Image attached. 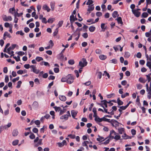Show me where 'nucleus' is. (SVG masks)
<instances>
[{
    "label": "nucleus",
    "mask_w": 151,
    "mask_h": 151,
    "mask_svg": "<svg viewBox=\"0 0 151 151\" xmlns=\"http://www.w3.org/2000/svg\"><path fill=\"white\" fill-rule=\"evenodd\" d=\"M67 114L63 115L61 116L60 117V119L63 122H64L68 120L69 117L71 116V115L69 111L67 112Z\"/></svg>",
    "instance_id": "nucleus-1"
},
{
    "label": "nucleus",
    "mask_w": 151,
    "mask_h": 151,
    "mask_svg": "<svg viewBox=\"0 0 151 151\" xmlns=\"http://www.w3.org/2000/svg\"><path fill=\"white\" fill-rule=\"evenodd\" d=\"M87 62L86 61V60L84 58H83L81 61H80L79 63V65L78 67L79 68V66L83 68L84 67L87 65Z\"/></svg>",
    "instance_id": "nucleus-2"
},
{
    "label": "nucleus",
    "mask_w": 151,
    "mask_h": 151,
    "mask_svg": "<svg viewBox=\"0 0 151 151\" xmlns=\"http://www.w3.org/2000/svg\"><path fill=\"white\" fill-rule=\"evenodd\" d=\"M30 68H31V71L33 72L34 73L37 74L39 73L40 70L36 68L35 66L34 65H30Z\"/></svg>",
    "instance_id": "nucleus-3"
},
{
    "label": "nucleus",
    "mask_w": 151,
    "mask_h": 151,
    "mask_svg": "<svg viewBox=\"0 0 151 151\" xmlns=\"http://www.w3.org/2000/svg\"><path fill=\"white\" fill-rule=\"evenodd\" d=\"M2 17L3 20L5 22L11 21L12 20V17L10 16H7L5 15H4L2 16Z\"/></svg>",
    "instance_id": "nucleus-4"
},
{
    "label": "nucleus",
    "mask_w": 151,
    "mask_h": 151,
    "mask_svg": "<svg viewBox=\"0 0 151 151\" xmlns=\"http://www.w3.org/2000/svg\"><path fill=\"white\" fill-rule=\"evenodd\" d=\"M74 79L73 77L71 75H68L67 76V83L70 84L73 81Z\"/></svg>",
    "instance_id": "nucleus-5"
},
{
    "label": "nucleus",
    "mask_w": 151,
    "mask_h": 151,
    "mask_svg": "<svg viewBox=\"0 0 151 151\" xmlns=\"http://www.w3.org/2000/svg\"><path fill=\"white\" fill-rule=\"evenodd\" d=\"M132 11L133 13L135 16L137 17H138L139 16L140 14V12L137 11V10L135 9L132 10Z\"/></svg>",
    "instance_id": "nucleus-6"
},
{
    "label": "nucleus",
    "mask_w": 151,
    "mask_h": 151,
    "mask_svg": "<svg viewBox=\"0 0 151 151\" xmlns=\"http://www.w3.org/2000/svg\"><path fill=\"white\" fill-rule=\"evenodd\" d=\"M71 113L73 118L74 119H76L75 117L77 114L78 111L74 110H73L71 111Z\"/></svg>",
    "instance_id": "nucleus-7"
},
{
    "label": "nucleus",
    "mask_w": 151,
    "mask_h": 151,
    "mask_svg": "<svg viewBox=\"0 0 151 151\" xmlns=\"http://www.w3.org/2000/svg\"><path fill=\"white\" fill-rule=\"evenodd\" d=\"M42 9L45 10L47 11V12H49L50 10V9L46 4H44L43 6Z\"/></svg>",
    "instance_id": "nucleus-8"
},
{
    "label": "nucleus",
    "mask_w": 151,
    "mask_h": 151,
    "mask_svg": "<svg viewBox=\"0 0 151 151\" xmlns=\"http://www.w3.org/2000/svg\"><path fill=\"white\" fill-rule=\"evenodd\" d=\"M116 134H117V133H116L115 131L113 130H112L110 131V137L111 138V136H113V137H114Z\"/></svg>",
    "instance_id": "nucleus-9"
},
{
    "label": "nucleus",
    "mask_w": 151,
    "mask_h": 151,
    "mask_svg": "<svg viewBox=\"0 0 151 151\" xmlns=\"http://www.w3.org/2000/svg\"><path fill=\"white\" fill-rule=\"evenodd\" d=\"M121 138V136L119 135L117 133V134H116L114 137H113V136H111V139H114L116 140H117L120 139Z\"/></svg>",
    "instance_id": "nucleus-10"
},
{
    "label": "nucleus",
    "mask_w": 151,
    "mask_h": 151,
    "mask_svg": "<svg viewBox=\"0 0 151 151\" xmlns=\"http://www.w3.org/2000/svg\"><path fill=\"white\" fill-rule=\"evenodd\" d=\"M6 36H7L9 38H11V36L10 34L7 32H5L4 34L3 39L4 40H6Z\"/></svg>",
    "instance_id": "nucleus-11"
},
{
    "label": "nucleus",
    "mask_w": 151,
    "mask_h": 151,
    "mask_svg": "<svg viewBox=\"0 0 151 151\" xmlns=\"http://www.w3.org/2000/svg\"><path fill=\"white\" fill-rule=\"evenodd\" d=\"M98 137L96 139L97 141L99 142H101L103 141L106 139H104V137H101L99 135L98 136Z\"/></svg>",
    "instance_id": "nucleus-12"
},
{
    "label": "nucleus",
    "mask_w": 151,
    "mask_h": 151,
    "mask_svg": "<svg viewBox=\"0 0 151 151\" xmlns=\"http://www.w3.org/2000/svg\"><path fill=\"white\" fill-rule=\"evenodd\" d=\"M59 99L62 101H65L66 100V97L63 95H59Z\"/></svg>",
    "instance_id": "nucleus-13"
},
{
    "label": "nucleus",
    "mask_w": 151,
    "mask_h": 151,
    "mask_svg": "<svg viewBox=\"0 0 151 151\" xmlns=\"http://www.w3.org/2000/svg\"><path fill=\"white\" fill-rule=\"evenodd\" d=\"M118 132L120 134H122L124 131V129L123 128H120L118 129Z\"/></svg>",
    "instance_id": "nucleus-14"
},
{
    "label": "nucleus",
    "mask_w": 151,
    "mask_h": 151,
    "mask_svg": "<svg viewBox=\"0 0 151 151\" xmlns=\"http://www.w3.org/2000/svg\"><path fill=\"white\" fill-rule=\"evenodd\" d=\"M15 11V9L14 7H13L12 8H10L9 9V13H11V14H14V12Z\"/></svg>",
    "instance_id": "nucleus-15"
},
{
    "label": "nucleus",
    "mask_w": 151,
    "mask_h": 151,
    "mask_svg": "<svg viewBox=\"0 0 151 151\" xmlns=\"http://www.w3.org/2000/svg\"><path fill=\"white\" fill-rule=\"evenodd\" d=\"M94 9V7L93 5H90L88 6V9L87 11H88L91 12L93 11Z\"/></svg>",
    "instance_id": "nucleus-16"
},
{
    "label": "nucleus",
    "mask_w": 151,
    "mask_h": 151,
    "mask_svg": "<svg viewBox=\"0 0 151 151\" xmlns=\"http://www.w3.org/2000/svg\"><path fill=\"white\" fill-rule=\"evenodd\" d=\"M99 57L100 59L102 60H104L106 58V56L103 55H100Z\"/></svg>",
    "instance_id": "nucleus-17"
},
{
    "label": "nucleus",
    "mask_w": 151,
    "mask_h": 151,
    "mask_svg": "<svg viewBox=\"0 0 151 151\" xmlns=\"http://www.w3.org/2000/svg\"><path fill=\"white\" fill-rule=\"evenodd\" d=\"M116 20L118 22L119 24H120L122 25L123 24V22L122 20V18L120 17H118L117 19Z\"/></svg>",
    "instance_id": "nucleus-18"
},
{
    "label": "nucleus",
    "mask_w": 151,
    "mask_h": 151,
    "mask_svg": "<svg viewBox=\"0 0 151 151\" xmlns=\"http://www.w3.org/2000/svg\"><path fill=\"white\" fill-rule=\"evenodd\" d=\"M75 17V16L73 14L71 15L70 16V20L71 24L73 23V20Z\"/></svg>",
    "instance_id": "nucleus-19"
},
{
    "label": "nucleus",
    "mask_w": 151,
    "mask_h": 151,
    "mask_svg": "<svg viewBox=\"0 0 151 151\" xmlns=\"http://www.w3.org/2000/svg\"><path fill=\"white\" fill-rule=\"evenodd\" d=\"M130 53L128 52H125L124 57L126 58H128L130 56Z\"/></svg>",
    "instance_id": "nucleus-20"
},
{
    "label": "nucleus",
    "mask_w": 151,
    "mask_h": 151,
    "mask_svg": "<svg viewBox=\"0 0 151 151\" xmlns=\"http://www.w3.org/2000/svg\"><path fill=\"white\" fill-rule=\"evenodd\" d=\"M16 46L17 45L16 44H12V45L11 46H10L8 48V50H13L14 49Z\"/></svg>",
    "instance_id": "nucleus-21"
},
{
    "label": "nucleus",
    "mask_w": 151,
    "mask_h": 151,
    "mask_svg": "<svg viewBox=\"0 0 151 151\" xmlns=\"http://www.w3.org/2000/svg\"><path fill=\"white\" fill-rule=\"evenodd\" d=\"M95 29V27L93 26H91L89 28V31L91 32H94Z\"/></svg>",
    "instance_id": "nucleus-22"
},
{
    "label": "nucleus",
    "mask_w": 151,
    "mask_h": 151,
    "mask_svg": "<svg viewBox=\"0 0 151 151\" xmlns=\"http://www.w3.org/2000/svg\"><path fill=\"white\" fill-rule=\"evenodd\" d=\"M95 120L96 122H101L102 121L101 118H100L99 116L95 118Z\"/></svg>",
    "instance_id": "nucleus-23"
},
{
    "label": "nucleus",
    "mask_w": 151,
    "mask_h": 151,
    "mask_svg": "<svg viewBox=\"0 0 151 151\" xmlns=\"http://www.w3.org/2000/svg\"><path fill=\"white\" fill-rule=\"evenodd\" d=\"M95 52L97 54H100L102 53V51L101 49H97L95 50Z\"/></svg>",
    "instance_id": "nucleus-24"
},
{
    "label": "nucleus",
    "mask_w": 151,
    "mask_h": 151,
    "mask_svg": "<svg viewBox=\"0 0 151 151\" xmlns=\"http://www.w3.org/2000/svg\"><path fill=\"white\" fill-rule=\"evenodd\" d=\"M18 133V131L17 130H13L12 133L13 136H16L17 135Z\"/></svg>",
    "instance_id": "nucleus-25"
},
{
    "label": "nucleus",
    "mask_w": 151,
    "mask_h": 151,
    "mask_svg": "<svg viewBox=\"0 0 151 151\" xmlns=\"http://www.w3.org/2000/svg\"><path fill=\"white\" fill-rule=\"evenodd\" d=\"M117 102L119 105H122L123 104V102L119 98L117 99Z\"/></svg>",
    "instance_id": "nucleus-26"
},
{
    "label": "nucleus",
    "mask_w": 151,
    "mask_h": 151,
    "mask_svg": "<svg viewBox=\"0 0 151 151\" xmlns=\"http://www.w3.org/2000/svg\"><path fill=\"white\" fill-rule=\"evenodd\" d=\"M101 102H103V105H104L105 106V107H107V103H109V102L107 101L106 100H104L101 101Z\"/></svg>",
    "instance_id": "nucleus-27"
},
{
    "label": "nucleus",
    "mask_w": 151,
    "mask_h": 151,
    "mask_svg": "<svg viewBox=\"0 0 151 151\" xmlns=\"http://www.w3.org/2000/svg\"><path fill=\"white\" fill-rule=\"evenodd\" d=\"M66 111V109H63L62 110L61 109L59 115H61L63 114Z\"/></svg>",
    "instance_id": "nucleus-28"
},
{
    "label": "nucleus",
    "mask_w": 151,
    "mask_h": 151,
    "mask_svg": "<svg viewBox=\"0 0 151 151\" xmlns=\"http://www.w3.org/2000/svg\"><path fill=\"white\" fill-rule=\"evenodd\" d=\"M139 81L142 83H144L146 81V80H144L143 78L140 77L139 79Z\"/></svg>",
    "instance_id": "nucleus-29"
},
{
    "label": "nucleus",
    "mask_w": 151,
    "mask_h": 151,
    "mask_svg": "<svg viewBox=\"0 0 151 151\" xmlns=\"http://www.w3.org/2000/svg\"><path fill=\"white\" fill-rule=\"evenodd\" d=\"M114 127L116 128L119 126V123L116 120L114 121Z\"/></svg>",
    "instance_id": "nucleus-30"
},
{
    "label": "nucleus",
    "mask_w": 151,
    "mask_h": 151,
    "mask_svg": "<svg viewBox=\"0 0 151 151\" xmlns=\"http://www.w3.org/2000/svg\"><path fill=\"white\" fill-rule=\"evenodd\" d=\"M19 142V140L17 139L14 141L12 142V145H17Z\"/></svg>",
    "instance_id": "nucleus-31"
},
{
    "label": "nucleus",
    "mask_w": 151,
    "mask_h": 151,
    "mask_svg": "<svg viewBox=\"0 0 151 151\" xmlns=\"http://www.w3.org/2000/svg\"><path fill=\"white\" fill-rule=\"evenodd\" d=\"M11 50H8V49H7V52L9 55H14V51H11Z\"/></svg>",
    "instance_id": "nucleus-32"
},
{
    "label": "nucleus",
    "mask_w": 151,
    "mask_h": 151,
    "mask_svg": "<svg viewBox=\"0 0 151 151\" xmlns=\"http://www.w3.org/2000/svg\"><path fill=\"white\" fill-rule=\"evenodd\" d=\"M147 97L149 99H150L151 98V89L150 88L149 91L148 93Z\"/></svg>",
    "instance_id": "nucleus-33"
},
{
    "label": "nucleus",
    "mask_w": 151,
    "mask_h": 151,
    "mask_svg": "<svg viewBox=\"0 0 151 151\" xmlns=\"http://www.w3.org/2000/svg\"><path fill=\"white\" fill-rule=\"evenodd\" d=\"M54 20V19L53 18H50L47 21V22L50 23H52Z\"/></svg>",
    "instance_id": "nucleus-34"
},
{
    "label": "nucleus",
    "mask_w": 151,
    "mask_h": 151,
    "mask_svg": "<svg viewBox=\"0 0 151 151\" xmlns=\"http://www.w3.org/2000/svg\"><path fill=\"white\" fill-rule=\"evenodd\" d=\"M16 35H19V34L20 35L22 36L24 35V34L23 32L22 31V30H21L20 31H18L17 32H16Z\"/></svg>",
    "instance_id": "nucleus-35"
},
{
    "label": "nucleus",
    "mask_w": 151,
    "mask_h": 151,
    "mask_svg": "<svg viewBox=\"0 0 151 151\" xmlns=\"http://www.w3.org/2000/svg\"><path fill=\"white\" fill-rule=\"evenodd\" d=\"M54 108L55 109L56 111H60V110L61 109V108L60 107L55 106Z\"/></svg>",
    "instance_id": "nucleus-36"
},
{
    "label": "nucleus",
    "mask_w": 151,
    "mask_h": 151,
    "mask_svg": "<svg viewBox=\"0 0 151 151\" xmlns=\"http://www.w3.org/2000/svg\"><path fill=\"white\" fill-rule=\"evenodd\" d=\"M110 62L114 64H116L117 63V61L116 59H113L110 60Z\"/></svg>",
    "instance_id": "nucleus-37"
},
{
    "label": "nucleus",
    "mask_w": 151,
    "mask_h": 151,
    "mask_svg": "<svg viewBox=\"0 0 151 151\" xmlns=\"http://www.w3.org/2000/svg\"><path fill=\"white\" fill-rule=\"evenodd\" d=\"M105 24L104 23H102L101 24V27L103 31H104L106 29V27H105Z\"/></svg>",
    "instance_id": "nucleus-38"
},
{
    "label": "nucleus",
    "mask_w": 151,
    "mask_h": 151,
    "mask_svg": "<svg viewBox=\"0 0 151 151\" xmlns=\"http://www.w3.org/2000/svg\"><path fill=\"white\" fill-rule=\"evenodd\" d=\"M96 74L97 75L98 77L100 79L101 78L102 76V73L100 72H99L97 73Z\"/></svg>",
    "instance_id": "nucleus-39"
},
{
    "label": "nucleus",
    "mask_w": 151,
    "mask_h": 151,
    "mask_svg": "<svg viewBox=\"0 0 151 151\" xmlns=\"http://www.w3.org/2000/svg\"><path fill=\"white\" fill-rule=\"evenodd\" d=\"M12 25L10 26V24L8 22H6L4 23V26L6 27L10 28L12 27Z\"/></svg>",
    "instance_id": "nucleus-40"
},
{
    "label": "nucleus",
    "mask_w": 151,
    "mask_h": 151,
    "mask_svg": "<svg viewBox=\"0 0 151 151\" xmlns=\"http://www.w3.org/2000/svg\"><path fill=\"white\" fill-rule=\"evenodd\" d=\"M147 66L150 69V70L151 71V62H147Z\"/></svg>",
    "instance_id": "nucleus-41"
},
{
    "label": "nucleus",
    "mask_w": 151,
    "mask_h": 151,
    "mask_svg": "<svg viewBox=\"0 0 151 151\" xmlns=\"http://www.w3.org/2000/svg\"><path fill=\"white\" fill-rule=\"evenodd\" d=\"M63 23V21H60L59 22L58 26V28L60 27L62 25Z\"/></svg>",
    "instance_id": "nucleus-42"
},
{
    "label": "nucleus",
    "mask_w": 151,
    "mask_h": 151,
    "mask_svg": "<svg viewBox=\"0 0 151 151\" xmlns=\"http://www.w3.org/2000/svg\"><path fill=\"white\" fill-rule=\"evenodd\" d=\"M36 60L38 62H39L41 60H42L43 59L41 57H37L36 58Z\"/></svg>",
    "instance_id": "nucleus-43"
},
{
    "label": "nucleus",
    "mask_w": 151,
    "mask_h": 151,
    "mask_svg": "<svg viewBox=\"0 0 151 151\" xmlns=\"http://www.w3.org/2000/svg\"><path fill=\"white\" fill-rule=\"evenodd\" d=\"M29 137L31 139H33L35 138V136L34 134L32 133H31V134L29 136Z\"/></svg>",
    "instance_id": "nucleus-44"
},
{
    "label": "nucleus",
    "mask_w": 151,
    "mask_h": 151,
    "mask_svg": "<svg viewBox=\"0 0 151 151\" xmlns=\"http://www.w3.org/2000/svg\"><path fill=\"white\" fill-rule=\"evenodd\" d=\"M13 58L16 60L17 62L20 61V58L19 56H18L17 57L16 56H14Z\"/></svg>",
    "instance_id": "nucleus-45"
},
{
    "label": "nucleus",
    "mask_w": 151,
    "mask_h": 151,
    "mask_svg": "<svg viewBox=\"0 0 151 151\" xmlns=\"http://www.w3.org/2000/svg\"><path fill=\"white\" fill-rule=\"evenodd\" d=\"M49 46L51 47H52L54 45V43L52 40H50L49 42Z\"/></svg>",
    "instance_id": "nucleus-46"
},
{
    "label": "nucleus",
    "mask_w": 151,
    "mask_h": 151,
    "mask_svg": "<svg viewBox=\"0 0 151 151\" xmlns=\"http://www.w3.org/2000/svg\"><path fill=\"white\" fill-rule=\"evenodd\" d=\"M93 3V2L92 0H88V2L86 3V5H89L92 4Z\"/></svg>",
    "instance_id": "nucleus-47"
},
{
    "label": "nucleus",
    "mask_w": 151,
    "mask_h": 151,
    "mask_svg": "<svg viewBox=\"0 0 151 151\" xmlns=\"http://www.w3.org/2000/svg\"><path fill=\"white\" fill-rule=\"evenodd\" d=\"M68 63L69 64L72 65L74 63V61L73 60H70L68 61Z\"/></svg>",
    "instance_id": "nucleus-48"
},
{
    "label": "nucleus",
    "mask_w": 151,
    "mask_h": 151,
    "mask_svg": "<svg viewBox=\"0 0 151 151\" xmlns=\"http://www.w3.org/2000/svg\"><path fill=\"white\" fill-rule=\"evenodd\" d=\"M117 14H118L117 12L116 11H115L112 14L113 17L114 18H116V16L117 15Z\"/></svg>",
    "instance_id": "nucleus-49"
},
{
    "label": "nucleus",
    "mask_w": 151,
    "mask_h": 151,
    "mask_svg": "<svg viewBox=\"0 0 151 151\" xmlns=\"http://www.w3.org/2000/svg\"><path fill=\"white\" fill-rule=\"evenodd\" d=\"M148 16V14L146 12H143L142 14V17L144 18L147 17Z\"/></svg>",
    "instance_id": "nucleus-50"
},
{
    "label": "nucleus",
    "mask_w": 151,
    "mask_h": 151,
    "mask_svg": "<svg viewBox=\"0 0 151 151\" xmlns=\"http://www.w3.org/2000/svg\"><path fill=\"white\" fill-rule=\"evenodd\" d=\"M35 83L37 85H38L40 84V81L39 79L37 78L35 79L34 80Z\"/></svg>",
    "instance_id": "nucleus-51"
},
{
    "label": "nucleus",
    "mask_w": 151,
    "mask_h": 151,
    "mask_svg": "<svg viewBox=\"0 0 151 151\" xmlns=\"http://www.w3.org/2000/svg\"><path fill=\"white\" fill-rule=\"evenodd\" d=\"M22 82L21 81H18L17 83V85L16 86V87L17 88H19L20 87V85L22 84Z\"/></svg>",
    "instance_id": "nucleus-52"
},
{
    "label": "nucleus",
    "mask_w": 151,
    "mask_h": 151,
    "mask_svg": "<svg viewBox=\"0 0 151 151\" xmlns=\"http://www.w3.org/2000/svg\"><path fill=\"white\" fill-rule=\"evenodd\" d=\"M129 94L128 93H125L121 95V97L122 98H124L126 96H129Z\"/></svg>",
    "instance_id": "nucleus-53"
},
{
    "label": "nucleus",
    "mask_w": 151,
    "mask_h": 151,
    "mask_svg": "<svg viewBox=\"0 0 151 151\" xmlns=\"http://www.w3.org/2000/svg\"><path fill=\"white\" fill-rule=\"evenodd\" d=\"M87 22H91V24L94 23L93 19H89L87 20Z\"/></svg>",
    "instance_id": "nucleus-54"
},
{
    "label": "nucleus",
    "mask_w": 151,
    "mask_h": 151,
    "mask_svg": "<svg viewBox=\"0 0 151 151\" xmlns=\"http://www.w3.org/2000/svg\"><path fill=\"white\" fill-rule=\"evenodd\" d=\"M101 119L102 120V121H104L109 122L110 119H106V118H105V117H103L101 118Z\"/></svg>",
    "instance_id": "nucleus-55"
},
{
    "label": "nucleus",
    "mask_w": 151,
    "mask_h": 151,
    "mask_svg": "<svg viewBox=\"0 0 151 151\" xmlns=\"http://www.w3.org/2000/svg\"><path fill=\"white\" fill-rule=\"evenodd\" d=\"M61 81L62 82H65L66 81L67 83V76L66 78H63L61 79Z\"/></svg>",
    "instance_id": "nucleus-56"
},
{
    "label": "nucleus",
    "mask_w": 151,
    "mask_h": 151,
    "mask_svg": "<svg viewBox=\"0 0 151 151\" xmlns=\"http://www.w3.org/2000/svg\"><path fill=\"white\" fill-rule=\"evenodd\" d=\"M137 88L139 89H141L142 88V85L140 84H138L137 85Z\"/></svg>",
    "instance_id": "nucleus-57"
},
{
    "label": "nucleus",
    "mask_w": 151,
    "mask_h": 151,
    "mask_svg": "<svg viewBox=\"0 0 151 151\" xmlns=\"http://www.w3.org/2000/svg\"><path fill=\"white\" fill-rule=\"evenodd\" d=\"M150 74H148V75H147L146 77L148 81V82H149L151 80V78L150 77Z\"/></svg>",
    "instance_id": "nucleus-58"
},
{
    "label": "nucleus",
    "mask_w": 151,
    "mask_h": 151,
    "mask_svg": "<svg viewBox=\"0 0 151 151\" xmlns=\"http://www.w3.org/2000/svg\"><path fill=\"white\" fill-rule=\"evenodd\" d=\"M141 56H142V54L140 52H139L137 53V54L136 55V57L137 58H140L141 57Z\"/></svg>",
    "instance_id": "nucleus-59"
},
{
    "label": "nucleus",
    "mask_w": 151,
    "mask_h": 151,
    "mask_svg": "<svg viewBox=\"0 0 151 151\" xmlns=\"http://www.w3.org/2000/svg\"><path fill=\"white\" fill-rule=\"evenodd\" d=\"M96 14L97 16L100 17L102 16V13L101 12H98L96 13Z\"/></svg>",
    "instance_id": "nucleus-60"
},
{
    "label": "nucleus",
    "mask_w": 151,
    "mask_h": 151,
    "mask_svg": "<svg viewBox=\"0 0 151 151\" xmlns=\"http://www.w3.org/2000/svg\"><path fill=\"white\" fill-rule=\"evenodd\" d=\"M9 81V76H6L5 78V82L6 83H7Z\"/></svg>",
    "instance_id": "nucleus-61"
},
{
    "label": "nucleus",
    "mask_w": 151,
    "mask_h": 151,
    "mask_svg": "<svg viewBox=\"0 0 151 151\" xmlns=\"http://www.w3.org/2000/svg\"><path fill=\"white\" fill-rule=\"evenodd\" d=\"M42 23L46 24L47 23L46 19L45 17H43L42 19Z\"/></svg>",
    "instance_id": "nucleus-62"
},
{
    "label": "nucleus",
    "mask_w": 151,
    "mask_h": 151,
    "mask_svg": "<svg viewBox=\"0 0 151 151\" xmlns=\"http://www.w3.org/2000/svg\"><path fill=\"white\" fill-rule=\"evenodd\" d=\"M82 36L85 38H86L88 37V35L87 33H85L82 35Z\"/></svg>",
    "instance_id": "nucleus-63"
},
{
    "label": "nucleus",
    "mask_w": 151,
    "mask_h": 151,
    "mask_svg": "<svg viewBox=\"0 0 151 151\" xmlns=\"http://www.w3.org/2000/svg\"><path fill=\"white\" fill-rule=\"evenodd\" d=\"M17 54L19 55L22 56L24 54V53L22 51H19L18 52Z\"/></svg>",
    "instance_id": "nucleus-64"
}]
</instances>
